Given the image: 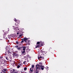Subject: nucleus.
<instances>
[{"mask_svg": "<svg viewBox=\"0 0 73 73\" xmlns=\"http://www.w3.org/2000/svg\"><path fill=\"white\" fill-rule=\"evenodd\" d=\"M23 51L22 52V53L23 54H24V53H25V50H26V47L24 46L23 47Z\"/></svg>", "mask_w": 73, "mask_h": 73, "instance_id": "7ed1b4c3", "label": "nucleus"}, {"mask_svg": "<svg viewBox=\"0 0 73 73\" xmlns=\"http://www.w3.org/2000/svg\"><path fill=\"white\" fill-rule=\"evenodd\" d=\"M40 42H38L37 43V44H40Z\"/></svg>", "mask_w": 73, "mask_h": 73, "instance_id": "ddd939ff", "label": "nucleus"}, {"mask_svg": "<svg viewBox=\"0 0 73 73\" xmlns=\"http://www.w3.org/2000/svg\"><path fill=\"white\" fill-rule=\"evenodd\" d=\"M27 68L26 67H25L24 68V70H27Z\"/></svg>", "mask_w": 73, "mask_h": 73, "instance_id": "1a4fd4ad", "label": "nucleus"}, {"mask_svg": "<svg viewBox=\"0 0 73 73\" xmlns=\"http://www.w3.org/2000/svg\"><path fill=\"white\" fill-rule=\"evenodd\" d=\"M23 64H27V62L26 61L24 62Z\"/></svg>", "mask_w": 73, "mask_h": 73, "instance_id": "6e6552de", "label": "nucleus"}, {"mask_svg": "<svg viewBox=\"0 0 73 73\" xmlns=\"http://www.w3.org/2000/svg\"><path fill=\"white\" fill-rule=\"evenodd\" d=\"M8 53H9V52H8Z\"/></svg>", "mask_w": 73, "mask_h": 73, "instance_id": "a878e982", "label": "nucleus"}, {"mask_svg": "<svg viewBox=\"0 0 73 73\" xmlns=\"http://www.w3.org/2000/svg\"><path fill=\"white\" fill-rule=\"evenodd\" d=\"M3 72H4L5 73H6V72H5V71H3Z\"/></svg>", "mask_w": 73, "mask_h": 73, "instance_id": "412c9836", "label": "nucleus"}, {"mask_svg": "<svg viewBox=\"0 0 73 73\" xmlns=\"http://www.w3.org/2000/svg\"><path fill=\"white\" fill-rule=\"evenodd\" d=\"M6 59H7L8 60V59L7 58V57H6Z\"/></svg>", "mask_w": 73, "mask_h": 73, "instance_id": "b1692460", "label": "nucleus"}, {"mask_svg": "<svg viewBox=\"0 0 73 73\" xmlns=\"http://www.w3.org/2000/svg\"><path fill=\"white\" fill-rule=\"evenodd\" d=\"M21 35H19V37H21Z\"/></svg>", "mask_w": 73, "mask_h": 73, "instance_id": "5701e85b", "label": "nucleus"}, {"mask_svg": "<svg viewBox=\"0 0 73 73\" xmlns=\"http://www.w3.org/2000/svg\"><path fill=\"white\" fill-rule=\"evenodd\" d=\"M34 67H35V66H34V65H33L32 66V68H34Z\"/></svg>", "mask_w": 73, "mask_h": 73, "instance_id": "9d476101", "label": "nucleus"}, {"mask_svg": "<svg viewBox=\"0 0 73 73\" xmlns=\"http://www.w3.org/2000/svg\"><path fill=\"white\" fill-rule=\"evenodd\" d=\"M36 70H39L41 69V66H40L39 64H37L36 65Z\"/></svg>", "mask_w": 73, "mask_h": 73, "instance_id": "f03ea898", "label": "nucleus"}, {"mask_svg": "<svg viewBox=\"0 0 73 73\" xmlns=\"http://www.w3.org/2000/svg\"><path fill=\"white\" fill-rule=\"evenodd\" d=\"M39 64H40V65H42V63H39Z\"/></svg>", "mask_w": 73, "mask_h": 73, "instance_id": "6ab92c4d", "label": "nucleus"}, {"mask_svg": "<svg viewBox=\"0 0 73 73\" xmlns=\"http://www.w3.org/2000/svg\"><path fill=\"white\" fill-rule=\"evenodd\" d=\"M3 70L5 71L6 72V69H4Z\"/></svg>", "mask_w": 73, "mask_h": 73, "instance_id": "f3484780", "label": "nucleus"}, {"mask_svg": "<svg viewBox=\"0 0 73 73\" xmlns=\"http://www.w3.org/2000/svg\"><path fill=\"white\" fill-rule=\"evenodd\" d=\"M16 43H17V44H18V42H16Z\"/></svg>", "mask_w": 73, "mask_h": 73, "instance_id": "aec40b11", "label": "nucleus"}, {"mask_svg": "<svg viewBox=\"0 0 73 73\" xmlns=\"http://www.w3.org/2000/svg\"><path fill=\"white\" fill-rule=\"evenodd\" d=\"M40 58H42V57L41 56L40 57L38 58V59H39Z\"/></svg>", "mask_w": 73, "mask_h": 73, "instance_id": "a211bd4d", "label": "nucleus"}, {"mask_svg": "<svg viewBox=\"0 0 73 73\" xmlns=\"http://www.w3.org/2000/svg\"><path fill=\"white\" fill-rule=\"evenodd\" d=\"M35 73H38V72L37 71L36 72H35Z\"/></svg>", "mask_w": 73, "mask_h": 73, "instance_id": "dca6fc26", "label": "nucleus"}, {"mask_svg": "<svg viewBox=\"0 0 73 73\" xmlns=\"http://www.w3.org/2000/svg\"><path fill=\"white\" fill-rule=\"evenodd\" d=\"M30 73H31L33 72V68H30Z\"/></svg>", "mask_w": 73, "mask_h": 73, "instance_id": "39448f33", "label": "nucleus"}, {"mask_svg": "<svg viewBox=\"0 0 73 73\" xmlns=\"http://www.w3.org/2000/svg\"><path fill=\"white\" fill-rule=\"evenodd\" d=\"M45 67H44V66L42 65L40 66V69H41L42 70H44V68Z\"/></svg>", "mask_w": 73, "mask_h": 73, "instance_id": "20e7f679", "label": "nucleus"}, {"mask_svg": "<svg viewBox=\"0 0 73 73\" xmlns=\"http://www.w3.org/2000/svg\"><path fill=\"white\" fill-rule=\"evenodd\" d=\"M23 40L24 41H25V42H26L27 44H28L30 41L29 40V38H24Z\"/></svg>", "mask_w": 73, "mask_h": 73, "instance_id": "f257e3e1", "label": "nucleus"}, {"mask_svg": "<svg viewBox=\"0 0 73 73\" xmlns=\"http://www.w3.org/2000/svg\"><path fill=\"white\" fill-rule=\"evenodd\" d=\"M17 35H19V33H17Z\"/></svg>", "mask_w": 73, "mask_h": 73, "instance_id": "4be33fe9", "label": "nucleus"}, {"mask_svg": "<svg viewBox=\"0 0 73 73\" xmlns=\"http://www.w3.org/2000/svg\"><path fill=\"white\" fill-rule=\"evenodd\" d=\"M15 22H17V20L16 19H15Z\"/></svg>", "mask_w": 73, "mask_h": 73, "instance_id": "2eb2a0df", "label": "nucleus"}, {"mask_svg": "<svg viewBox=\"0 0 73 73\" xmlns=\"http://www.w3.org/2000/svg\"><path fill=\"white\" fill-rule=\"evenodd\" d=\"M39 46H40L39 44H37L36 46V48H38V47H39Z\"/></svg>", "mask_w": 73, "mask_h": 73, "instance_id": "423d86ee", "label": "nucleus"}, {"mask_svg": "<svg viewBox=\"0 0 73 73\" xmlns=\"http://www.w3.org/2000/svg\"><path fill=\"white\" fill-rule=\"evenodd\" d=\"M15 48H17V49L19 48V46H15Z\"/></svg>", "mask_w": 73, "mask_h": 73, "instance_id": "9b49d317", "label": "nucleus"}, {"mask_svg": "<svg viewBox=\"0 0 73 73\" xmlns=\"http://www.w3.org/2000/svg\"><path fill=\"white\" fill-rule=\"evenodd\" d=\"M21 48L20 47H18V48H17V49H18V50H20Z\"/></svg>", "mask_w": 73, "mask_h": 73, "instance_id": "f8f14e48", "label": "nucleus"}, {"mask_svg": "<svg viewBox=\"0 0 73 73\" xmlns=\"http://www.w3.org/2000/svg\"><path fill=\"white\" fill-rule=\"evenodd\" d=\"M20 65H19L18 66L17 68H20Z\"/></svg>", "mask_w": 73, "mask_h": 73, "instance_id": "4468645a", "label": "nucleus"}, {"mask_svg": "<svg viewBox=\"0 0 73 73\" xmlns=\"http://www.w3.org/2000/svg\"><path fill=\"white\" fill-rule=\"evenodd\" d=\"M9 53H11V52H9Z\"/></svg>", "mask_w": 73, "mask_h": 73, "instance_id": "393cba45", "label": "nucleus"}, {"mask_svg": "<svg viewBox=\"0 0 73 73\" xmlns=\"http://www.w3.org/2000/svg\"><path fill=\"white\" fill-rule=\"evenodd\" d=\"M1 73H2V72H1Z\"/></svg>", "mask_w": 73, "mask_h": 73, "instance_id": "bb28decb", "label": "nucleus"}, {"mask_svg": "<svg viewBox=\"0 0 73 73\" xmlns=\"http://www.w3.org/2000/svg\"><path fill=\"white\" fill-rule=\"evenodd\" d=\"M18 28H15L14 29V30L15 31H17V30H18Z\"/></svg>", "mask_w": 73, "mask_h": 73, "instance_id": "0eeeda50", "label": "nucleus"}]
</instances>
